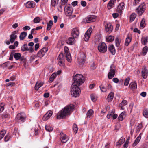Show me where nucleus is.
Instances as JSON below:
<instances>
[{
	"mask_svg": "<svg viewBox=\"0 0 148 148\" xmlns=\"http://www.w3.org/2000/svg\"><path fill=\"white\" fill-rule=\"evenodd\" d=\"M4 108V104L1 103L0 106V112H1L3 111Z\"/></svg>",
	"mask_w": 148,
	"mask_h": 148,
	"instance_id": "obj_58",
	"label": "nucleus"
},
{
	"mask_svg": "<svg viewBox=\"0 0 148 148\" xmlns=\"http://www.w3.org/2000/svg\"><path fill=\"white\" fill-rule=\"evenodd\" d=\"M145 6L144 3H142L136 9L138 15L141 16L145 11Z\"/></svg>",
	"mask_w": 148,
	"mask_h": 148,
	"instance_id": "obj_6",
	"label": "nucleus"
},
{
	"mask_svg": "<svg viewBox=\"0 0 148 148\" xmlns=\"http://www.w3.org/2000/svg\"><path fill=\"white\" fill-rule=\"evenodd\" d=\"M73 9L71 6H68L66 11V16H71L73 12Z\"/></svg>",
	"mask_w": 148,
	"mask_h": 148,
	"instance_id": "obj_17",
	"label": "nucleus"
},
{
	"mask_svg": "<svg viewBox=\"0 0 148 148\" xmlns=\"http://www.w3.org/2000/svg\"><path fill=\"white\" fill-rule=\"evenodd\" d=\"M10 65V62L9 61H8L5 63H3L2 66L3 68H5L8 66Z\"/></svg>",
	"mask_w": 148,
	"mask_h": 148,
	"instance_id": "obj_52",
	"label": "nucleus"
},
{
	"mask_svg": "<svg viewBox=\"0 0 148 148\" xmlns=\"http://www.w3.org/2000/svg\"><path fill=\"white\" fill-rule=\"evenodd\" d=\"M86 56L84 53L80 55V57L78 58L79 62L80 63L83 64L86 60Z\"/></svg>",
	"mask_w": 148,
	"mask_h": 148,
	"instance_id": "obj_16",
	"label": "nucleus"
},
{
	"mask_svg": "<svg viewBox=\"0 0 148 148\" xmlns=\"http://www.w3.org/2000/svg\"><path fill=\"white\" fill-rule=\"evenodd\" d=\"M17 33V32L16 31H14L10 35V41L11 43H12L17 38V36L16 35Z\"/></svg>",
	"mask_w": 148,
	"mask_h": 148,
	"instance_id": "obj_11",
	"label": "nucleus"
},
{
	"mask_svg": "<svg viewBox=\"0 0 148 148\" xmlns=\"http://www.w3.org/2000/svg\"><path fill=\"white\" fill-rule=\"evenodd\" d=\"M130 80V78L129 77H128L127 78H126L124 82V85L126 86H127L129 83Z\"/></svg>",
	"mask_w": 148,
	"mask_h": 148,
	"instance_id": "obj_50",
	"label": "nucleus"
},
{
	"mask_svg": "<svg viewBox=\"0 0 148 148\" xmlns=\"http://www.w3.org/2000/svg\"><path fill=\"white\" fill-rule=\"evenodd\" d=\"M44 55V53H43L41 50L38 51L37 54V56L40 57H42Z\"/></svg>",
	"mask_w": 148,
	"mask_h": 148,
	"instance_id": "obj_44",
	"label": "nucleus"
},
{
	"mask_svg": "<svg viewBox=\"0 0 148 148\" xmlns=\"http://www.w3.org/2000/svg\"><path fill=\"white\" fill-rule=\"evenodd\" d=\"M21 56L20 53H15L14 55V57L16 60H18L20 58Z\"/></svg>",
	"mask_w": 148,
	"mask_h": 148,
	"instance_id": "obj_39",
	"label": "nucleus"
},
{
	"mask_svg": "<svg viewBox=\"0 0 148 148\" xmlns=\"http://www.w3.org/2000/svg\"><path fill=\"white\" fill-rule=\"evenodd\" d=\"M27 35V32H22L20 34L19 36V38L20 40H23L26 37Z\"/></svg>",
	"mask_w": 148,
	"mask_h": 148,
	"instance_id": "obj_28",
	"label": "nucleus"
},
{
	"mask_svg": "<svg viewBox=\"0 0 148 148\" xmlns=\"http://www.w3.org/2000/svg\"><path fill=\"white\" fill-rule=\"evenodd\" d=\"M25 116L23 113L18 114L15 119L16 121L18 122H24L25 119Z\"/></svg>",
	"mask_w": 148,
	"mask_h": 148,
	"instance_id": "obj_5",
	"label": "nucleus"
},
{
	"mask_svg": "<svg viewBox=\"0 0 148 148\" xmlns=\"http://www.w3.org/2000/svg\"><path fill=\"white\" fill-rule=\"evenodd\" d=\"M141 42L143 45H145L148 42V37L142 38L141 39Z\"/></svg>",
	"mask_w": 148,
	"mask_h": 148,
	"instance_id": "obj_32",
	"label": "nucleus"
},
{
	"mask_svg": "<svg viewBox=\"0 0 148 148\" xmlns=\"http://www.w3.org/2000/svg\"><path fill=\"white\" fill-rule=\"evenodd\" d=\"M81 5L83 7H85L86 5V1H82L81 2Z\"/></svg>",
	"mask_w": 148,
	"mask_h": 148,
	"instance_id": "obj_63",
	"label": "nucleus"
},
{
	"mask_svg": "<svg viewBox=\"0 0 148 148\" xmlns=\"http://www.w3.org/2000/svg\"><path fill=\"white\" fill-rule=\"evenodd\" d=\"M98 49L99 52L103 53L106 52L107 46L104 42H102L99 43L98 46Z\"/></svg>",
	"mask_w": 148,
	"mask_h": 148,
	"instance_id": "obj_4",
	"label": "nucleus"
},
{
	"mask_svg": "<svg viewBox=\"0 0 148 148\" xmlns=\"http://www.w3.org/2000/svg\"><path fill=\"white\" fill-rule=\"evenodd\" d=\"M71 87V93L72 96L75 97L79 96L81 92V90L79 87L77 85H72Z\"/></svg>",
	"mask_w": 148,
	"mask_h": 148,
	"instance_id": "obj_3",
	"label": "nucleus"
},
{
	"mask_svg": "<svg viewBox=\"0 0 148 148\" xmlns=\"http://www.w3.org/2000/svg\"><path fill=\"white\" fill-rule=\"evenodd\" d=\"M116 0H110L107 5V7L108 9L112 8L114 5V3Z\"/></svg>",
	"mask_w": 148,
	"mask_h": 148,
	"instance_id": "obj_21",
	"label": "nucleus"
},
{
	"mask_svg": "<svg viewBox=\"0 0 148 148\" xmlns=\"http://www.w3.org/2000/svg\"><path fill=\"white\" fill-rule=\"evenodd\" d=\"M114 38V36L110 35L106 38V40L107 42H110L113 41Z\"/></svg>",
	"mask_w": 148,
	"mask_h": 148,
	"instance_id": "obj_34",
	"label": "nucleus"
},
{
	"mask_svg": "<svg viewBox=\"0 0 148 148\" xmlns=\"http://www.w3.org/2000/svg\"><path fill=\"white\" fill-rule=\"evenodd\" d=\"M141 138V136L140 135L138 136L136 138L133 144V146H135L139 142Z\"/></svg>",
	"mask_w": 148,
	"mask_h": 148,
	"instance_id": "obj_31",
	"label": "nucleus"
},
{
	"mask_svg": "<svg viewBox=\"0 0 148 148\" xmlns=\"http://www.w3.org/2000/svg\"><path fill=\"white\" fill-rule=\"evenodd\" d=\"M68 0H61V4L62 5H65L67 3Z\"/></svg>",
	"mask_w": 148,
	"mask_h": 148,
	"instance_id": "obj_56",
	"label": "nucleus"
},
{
	"mask_svg": "<svg viewBox=\"0 0 148 148\" xmlns=\"http://www.w3.org/2000/svg\"><path fill=\"white\" fill-rule=\"evenodd\" d=\"M124 6V3L122 2L120 3L118 6L117 10L118 12L120 13L122 12V10L123 9V7Z\"/></svg>",
	"mask_w": 148,
	"mask_h": 148,
	"instance_id": "obj_20",
	"label": "nucleus"
},
{
	"mask_svg": "<svg viewBox=\"0 0 148 148\" xmlns=\"http://www.w3.org/2000/svg\"><path fill=\"white\" fill-rule=\"evenodd\" d=\"M40 21V18L38 17H37L34 18L33 20V22L35 23H39Z\"/></svg>",
	"mask_w": 148,
	"mask_h": 148,
	"instance_id": "obj_46",
	"label": "nucleus"
},
{
	"mask_svg": "<svg viewBox=\"0 0 148 148\" xmlns=\"http://www.w3.org/2000/svg\"><path fill=\"white\" fill-rule=\"evenodd\" d=\"M112 87V86L110 84H108L106 88L107 89V90H110L111 89Z\"/></svg>",
	"mask_w": 148,
	"mask_h": 148,
	"instance_id": "obj_62",
	"label": "nucleus"
},
{
	"mask_svg": "<svg viewBox=\"0 0 148 148\" xmlns=\"http://www.w3.org/2000/svg\"><path fill=\"white\" fill-rule=\"evenodd\" d=\"M53 24V21L52 20H50L49 21V23H47V30L49 31L50 30Z\"/></svg>",
	"mask_w": 148,
	"mask_h": 148,
	"instance_id": "obj_29",
	"label": "nucleus"
},
{
	"mask_svg": "<svg viewBox=\"0 0 148 148\" xmlns=\"http://www.w3.org/2000/svg\"><path fill=\"white\" fill-rule=\"evenodd\" d=\"M21 50L24 52L25 51H28L29 50V48L27 47V44H24L21 47Z\"/></svg>",
	"mask_w": 148,
	"mask_h": 148,
	"instance_id": "obj_33",
	"label": "nucleus"
},
{
	"mask_svg": "<svg viewBox=\"0 0 148 148\" xmlns=\"http://www.w3.org/2000/svg\"><path fill=\"white\" fill-rule=\"evenodd\" d=\"M60 139L63 143H66L68 140L66 135L62 132H61L60 134Z\"/></svg>",
	"mask_w": 148,
	"mask_h": 148,
	"instance_id": "obj_12",
	"label": "nucleus"
},
{
	"mask_svg": "<svg viewBox=\"0 0 148 148\" xmlns=\"http://www.w3.org/2000/svg\"><path fill=\"white\" fill-rule=\"evenodd\" d=\"M52 114V112L51 111L47 112L43 116L42 119L43 121H46L48 119Z\"/></svg>",
	"mask_w": 148,
	"mask_h": 148,
	"instance_id": "obj_14",
	"label": "nucleus"
},
{
	"mask_svg": "<svg viewBox=\"0 0 148 148\" xmlns=\"http://www.w3.org/2000/svg\"><path fill=\"white\" fill-rule=\"evenodd\" d=\"M14 53L13 51H12L11 52V54L10 55L9 60H12L13 59V56L14 55Z\"/></svg>",
	"mask_w": 148,
	"mask_h": 148,
	"instance_id": "obj_61",
	"label": "nucleus"
},
{
	"mask_svg": "<svg viewBox=\"0 0 148 148\" xmlns=\"http://www.w3.org/2000/svg\"><path fill=\"white\" fill-rule=\"evenodd\" d=\"M74 106L73 104H71L65 106L59 112V115L57 116V119H62L65 117L66 115H70L73 111Z\"/></svg>",
	"mask_w": 148,
	"mask_h": 148,
	"instance_id": "obj_1",
	"label": "nucleus"
},
{
	"mask_svg": "<svg viewBox=\"0 0 148 148\" xmlns=\"http://www.w3.org/2000/svg\"><path fill=\"white\" fill-rule=\"evenodd\" d=\"M93 113V111L92 110L90 109L89 110L86 114V118L87 119H89L92 115Z\"/></svg>",
	"mask_w": 148,
	"mask_h": 148,
	"instance_id": "obj_30",
	"label": "nucleus"
},
{
	"mask_svg": "<svg viewBox=\"0 0 148 148\" xmlns=\"http://www.w3.org/2000/svg\"><path fill=\"white\" fill-rule=\"evenodd\" d=\"M129 87L132 90H134L137 88L136 83L134 82H131L129 85Z\"/></svg>",
	"mask_w": 148,
	"mask_h": 148,
	"instance_id": "obj_26",
	"label": "nucleus"
},
{
	"mask_svg": "<svg viewBox=\"0 0 148 148\" xmlns=\"http://www.w3.org/2000/svg\"><path fill=\"white\" fill-rule=\"evenodd\" d=\"M79 29L77 28H75L73 29L71 35L73 38H76L79 36Z\"/></svg>",
	"mask_w": 148,
	"mask_h": 148,
	"instance_id": "obj_7",
	"label": "nucleus"
},
{
	"mask_svg": "<svg viewBox=\"0 0 148 148\" xmlns=\"http://www.w3.org/2000/svg\"><path fill=\"white\" fill-rule=\"evenodd\" d=\"M131 38L129 37H128L126 39L125 42V45L126 46H127L129 45L131 41Z\"/></svg>",
	"mask_w": 148,
	"mask_h": 148,
	"instance_id": "obj_42",
	"label": "nucleus"
},
{
	"mask_svg": "<svg viewBox=\"0 0 148 148\" xmlns=\"http://www.w3.org/2000/svg\"><path fill=\"white\" fill-rule=\"evenodd\" d=\"M99 87L101 92H105L107 91V89H106V88L103 86L102 85H101Z\"/></svg>",
	"mask_w": 148,
	"mask_h": 148,
	"instance_id": "obj_48",
	"label": "nucleus"
},
{
	"mask_svg": "<svg viewBox=\"0 0 148 148\" xmlns=\"http://www.w3.org/2000/svg\"><path fill=\"white\" fill-rule=\"evenodd\" d=\"M143 116L146 118H148V110L147 109H145L143 112Z\"/></svg>",
	"mask_w": 148,
	"mask_h": 148,
	"instance_id": "obj_45",
	"label": "nucleus"
},
{
	"mask_svg": "<svg viewBox=\"0 0 148 148\" xmlns=\"http://www.w3.org/2000/svg\"><path fill=\"white\" fill-rule=\"evenodd\" d=\"M125 117V112H122L119 116L118 117V119L119 121H122Z\"/></svg>",
	"mask_w": 148,
	"mask_h": 148,
	"instance_id": "obj_25",
	"label": "nucleus"
},
{
	"mask_svg": "<svg viewBox=\"0 0 148 148\" xmlns=\"http://www.w3.org/2000/svg\"><path fill=\"white\" fill-rule=\"evenodd\" d=\"M33 3L32 2L29 1L26 3V6L27 8H30L33 7Z\"/></svg>",
	"mask_w": 148,
	"mask_h": 148,
	"instance_id": "obj_43",
	"label": "nucleus"
},
{
	"mask_svg": "<svg viewBox=\"0 0 148 148\" xmlns=\"http://www.w3.org/2000/svg\"><path fill=\"white\" fill-rule=\"evenodd\" d=\"M59 65L61 66H63L64 65V60H58Z\"/></svg>",
	"mask_w": 148,
	"mask_h": 148,
	"instance_id": "obj_53",
	"label": "nucleus"
},
{
	"mask_svg": "<svg viewBox=\"0 0 148 148\" xmlns=\"http://www.w3.org/2000/svg\"><path fill=\"white\" fill-rule=\"evenodd\" d=\"M10 135L8 134H7L6 136L4 138V141L5 142H7L10 139Z\"/></svg>",
	"mask_w": 148,
	"mask_h": 148,
	"instance_id": "obj_55",
	"label": "nucleus"
},
{
	"mask_svg": "<svg viewBox=\"0 0 148 148\" xmlns=\"http://www.w3.org/2000/svg\"><path fill=\"white\" fill-rule=\"evenodd\" d=\"M105 27V31L108 33H110L112 30V26L110 23L106 24Z\"/></svg>",
	"mask_w": 148,
	"mask_h": 148,
	"instance_id": "obj_15",
	"label": "nucleus"
},
{
	"mask_svg": "<svg viewBox=\"0 0 148 148\" xmlns=\"http://www.w3.org/2000/svg\"><path fill=\"white\" fill-rule=\"evenodd\" d=\"M48 50L47 48L46 47H44L42 48V49H41V51L44 53V54H45L47 52Z\"/></svg>",
	"mask_w": 148,
	"mask_h": 148,
	"instance_id": "obj_60",
	"label": "nucleus"
},
{
	"mask_svg": "<svg viewBox=\"0 0 148 148\" xmlns=\"http://www.w3.org/2000/svg\"><path fill=\"white\" fill-rule=\"evenodd\" d=\"M115 43L116 46L117 47H119L120 43L118 37L116 38L115 40Z\"/></svg>",
	"mask_w": 148,
	"mask_h": 148,
	"instance_id": "obj_51",
	"label": "nucleus"
},
{
	"mask_svg": "<svg viewBox=\"0 0 148 148\" xmlns=\"http://www.w3.org/2000/svg\"><path fill=\"white\" fill-rule=\"evenodd\" d=\"M108 49L112 55H114L115 53V49L113 45L109 46L108 47Z\"/></svg>",
	"mask_w": 148,
	"mask_h": 148,
	"instance_id": "obj_22",
	"label": "nucleus"
},
{
	"mask_svg": "<svg viewBox=\"0 0 148 148\" xmlns=\"http://www.w3.org/2000/svg\"><path fill=\"white\" fill-rule=\"evenodd\" d=\"M114 96V93L111 92L107 96V99L108 102L112 101Z\"/></svg>",
	"mask_w": 148,
	"mask_h": 148,
	"instance_id": "obj_24",
	"label": "nucleus"
},
{
	"mask_svg": "<svg viewBox=\"0 0 148 148\" xmlns=\"http://www.w3.org/2000/svg\"><path fill=\"white\" fill-rule=\"evenodd\" d=\"M73 128L75 133H77L78 130L77 126L76 124H74L73 126Z\"/></svg>",
	"mask_w": 148,
	"mask_h": 148,
	"instance_id": "obj_54",
	"label": "nucleus"
},
{
	"mask_svg": "<svg viewBox=\"0 0 148 148\" xmlns=\"http://www.w3.org/2000/svg\"><path fill=\"white\" fill-rule=\"evenodd\" d=\"M85 78L82 74H76L73 77L74 82L73 83V85L79 86L81 85L84 82Z\"/></svg>",
	"mask_w": 148,
	"mask_h": 148,
	"instance_id": "obj_2",
	"label": "nucleus"
},
{
	"mask_svg": "<svg viewBox=\"0 0 148 148\" xmlns=\"http://www.w3.org/2000/svg\"><path fill=\"white\" fill-rule=\"evenodd\" d=\"M148 48L147 46H145L143 49L141 54L143 56H145L148 51Z\"/></svg>",
	"mask_w": 148,
	"mask_h": 148,
	"instance_id": "obj_37",
	"label": "nucleus"
},
{
	"mask_svg": "<svg viewBox=\"0 0 148 148\" xmlns=\"http://www.w3.org/2000/svg\"><path fill=\"white\" fill-rule=\"evenodd\" d=\"M45 129L49 132H51L53 130V128L49 125L45 126Z\"/></svg>",
	"mask_w": 148,
	"mask_h": 148,
	"instance_id": "obj_49",
	"label": "nucleus"
},
{
	"mask_svg": "<svg viewBox=\"0 0 148 148\" xmlns=\"http://www.w3.org/2000/svg\"><path fill=\"white\" fill-rule=\"evenodd\" d=\"M65 57L64 56L63 54V53H61L58 56L57 59L58 60H64Z\"/></svg>",
	"mask_w": 148,
	"mask_h": 148,
	"instance_id": "obj_36",
	"label": "nucleus"
},
{
	"mask_svg": "<svg viewBox=\"0 0 148 148\" xmlns=\"http://www.w3.org/2000/svg\"><path fill=\"white\" fill-rule=\"evenodd\" d=\"M136 16V15L134 13H132L130 15V21L132 22L135 19Z\"/></svg>",
	"mask_w": 148,
	"mask_h": 148,
	"instance_id": "obj_40",
	"label": "nucleus"
},
{
	"mask_svg": "<svg viewBox=\"0 0 148 148\" xmlns=\"http://www.w3.org/2000/svg\"><path fill=\"white\" fill-rule=\"evenodd\" d=\"M91 98L92 101L94 102L97 99L95 96L93 95H91Z\"/></svg>",
	"mask_w": 148,
	"mask_h": 148,
	"instance_id": "obj_59",
	"label": "nucleus"
},
{
	"mask_svg": "<svg viewBox=\"0 0 148 148\" xmlns=\"http://www.w3.org/2000/svg\"><path fill=\"white\" fill-rule=\"evenodd\" d=\"M92 31V28H90L86 31L84 37V39L85 41L87 42L88 41Z\"/></svg>",
	"mask_w": 148,
	"mask_h": 148,
	"instance_id": "obj_8",
	"label": "nucleus"
},
{
	"mask_svg": "<svg viewBox=\"0 0 148 148\" xmlns=\"http://www.w3.org/2000/svg\"><path fill=\"white\" fill-rule=\"evenodd\" d=\"M19 59L21 61L23 62L24 63H26V59L25 58L24 56H21V57Z\"/></svg>",
	"mask_w": 148,
	"mask_h": 148,
	"instance_id": "obj_57",
	"label": "nucleus"
},
{
	"mask_svg": "<svg viewBox=\"0 0 148 148\" xmlns=\"http://www.w3.org/2000/svg\"><path fill=\"white\" fill-rule=\"evenodd\" d=\"M128 143L129 141L127 140L123 145V147L124 148H127V147Z\"/></svg>",
	"mask_w": 148,
	"mask_h": 148,
	"instance_id": "obj_64",
	"label": "nucleus"
},
{
	"mask_svg": "<svg viewBox=\"0 0 148 148\" xmlns=\"http://www.w3.org/2000/svg\"><path fill=\"white\" fill-rule=\"evenodd\" d=\"M6 133V131L5 130L0 131V140L3 137Z\"/></svg>",
	"mask_w": 148,
	"mask_h": 148,
	"instance_id": "obj_41",
	"label": "nucleus"
},
{
	"mask_svg": "<svg viewBox=\"0 0 148 148\" xmlns=\"http://www.w3.org/2000/svg\"><path fill=\"white\" fill-rule=\"evenodd\" d=\"M127 104V101L125 100H123L119 105V107L121 108V110H123L124 108L123 107L124 106Z\"/></svg>",
	"mask_w": 148,
	"mask_h": 148,
	"instance_id": "obj_27",
	"label": "nucleus"
},
{
	"mask_svg": "<svg viewBox=\"0 0 148 148\" xmlns=\"http://www.w3.org/2000/svg\"><path fill=\"white\" fill-rule=\"evenodd\" d=\"M43 83L42 82H37L35 84L34 87L35 89L38 90L43 85Z\"/></svg>",
	"mask_w": 148,
	"mask_h": 148,
	"instance_id": "obj_23",
	"label": "nucleus"
},
{
	"mask_svg": "<svg viewBox=\"0 0 148 148\" xmlns=\"http://www.w3.org/2000/svg\"><path fill=\"white\" fill-rule=\"evenodd\" d=\"M59 0H51V4L52 6L55 7L58 3Z\"/></svg>",
	"mask_w": 148,
	"mask_h": 148,
	"instance_id": "obj_35",
	"label": "nucleus"
},
{
	"mask_svg": "<svg viewBox=\"0 0 148 148\" xmlns=\"http://www.w3.org/2000/svg\"><path fill=\"white\" fill-rule=\"evenodd\" d=\"M95 18L94 16H89L86 18V20L87 23H89L95 21Z\"/></svg>",
	"mask_w": 148,
	"mask_h": 148,
	"instance_id": "obj_18",
	"label": "nucleus"
},
{
	"mask_svg": "<svg viewBox=\"0 0 148 148\" xmlns=\"http://www.w3.org/2000/svg\"><path fill=\"white\" fill-rule=\"evenodd\" d=\"M64 51L65 53L67 61L69 62H70L71 59V56L69 51V49L67 47H64Z\"/></svg>",
	"mask_w": 148,
	"mask_h": 148,
	"instance_id": "obj_10",
	"label": "nucleus"
},
{
	"mask_svg": "<svg viewBox=\"0 0 148 148\" xmlns=\"http://www.w3.org/2000/svg\"><path fill=\"white\" fill-rule=\"evenodd\" d=\"M142 75L144 79H146L148 75V70L145 66L142 69Z\"/></svg>",
	"mask_w": 148,
	"mask_h": 148,
	"instance_id": "obj_13",
	"label": "nucleus"
},
{
	"mask_svg": "<svg viewBox=\"0 0 148 148\" xmlns=\"http://www.w3.org/2000/svg\"><path fill=\"white\" fill-rule=\"evenodd\" d=\"M75 38L72 37H69L66 40V43L70 45H73L75 43Z\"/></svg>",
	"mask_w": 148,
	"mask_h": 148,
	"instance_id": "obj_19",
	"label": "nucleus"
},
{
	"mask_svg": "<svg viewBox=\"0 0 148 148\" xmlns=\"http://www.w3.org/2000/svg\"><path fill=\"white\" fill-rule=\"evenodd\" d=\"M145 20L144 18H143L140 23V27L142 28H144L145 26Z\"/></svg>",
	"mask_w": 148,
	"mask_h": 148,
	"instance_id": "obj_38",
	"label": "nucleus"
},
{
	"mask_svg": "<svg viewBox=\"0 0 148 148\" xmlns=\"http://www.w3.org/2000/svg\"><path fill=\"white\" fill-rule=\"evenodd\" d=\"M115 74V70L112 68V65L110 67V72L108 73V78L109 79L112 78L114 76Z\"/></svg>",
	"mask_w": 148,
	"mask_h": 148,
	"instance_id": "obj_9",
	"label": "nucleus"
},
{
	"mask_svg": "<svg viewBox=\"0 0 148 148\" xmlns=\"http://www.w3.org/2000/svg\"><path fill=\"white\" fill-rule=\"evenodd\" d=\"M125 141V139H122L120 140H119V141L117 142V145L120 146L121 144L124 143V142Z\"/></svg>",
	"mask_w": 148,
	"mask_h": 148,
	"instance_id": "obj_47",
	"label": "nucleus"
}]
</instances>
